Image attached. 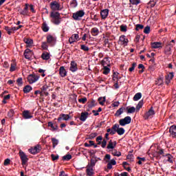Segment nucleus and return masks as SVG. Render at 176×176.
Segmentation results:
<instances>
[{"instance_id":"1","label":"nucleus","mask_w":176,"mask_h":176,"mask_svg":"<svg viewBox=\"0 0 176 176\" xmlns=\"http://www.w3.org/2000/svg\"><path fill=\"white\" fill-rule=\"evenodd\" d=\"M50 17H51V22L55 25H60L61 24V15L60 12L52 11L50 13Z\"/></svg>"},{"instance_id":"2","label":"nucleus","mask_w":176,"mask_h":176,"mask_svg":"<svg viewBox=\"0 0 176 176\" xmlns=\"http://www.w3.org/2000/svg\"><path fill=\"white\" fill-rule=\"evenodd\" d=\"M85 10H78V11L73 13L72 18L76 21H80V20H82V17H83V16H85Z\"/></svg>"},{"instance_id":"3","label":"nucleus","mask_w":176,"mask_h":176,"mask_svg":"<svg viewBox=\"0 0 176 176\" xmlns=\"http://www.w3.org/2000/svg\"><path fill=\"white\" fill-rule=\"evenodd\" d=\"M19 155L21 161L22 166H27V163H28L29 160L28 155H26L24 151L21 150L19 151Z\"/></svg>"},{"instance_id":"4","label":"nucleus","mask_w":176,"mask_h":176,"mask_svg":"<svg viewBox=\"0 0 176 176\" xmlns=\"http://www.w3.org/2000/svg\"><path fill=\"white\" fill-rule=\"evenodd\" d=\"M50 8L51 10L53 12H56L57 10H63V7H61V5L56 1H54L50 3Z\"/></svg>"},{"instance_id":"5","label":"nucleus","mask_w":176,"mask_h":176,"mask_svg":"<svg viewBox=\"0 0 176 176\" xmlns=\"http://www.w3.org/2000/svg\"><path fill=\"white\" fill-rule=\"evenodd\" d=\"M39 78L40 76L38 74H30L28 76V82H29L30 85H32V83H35V82H38Z\"/></svg>"},{"instance_id":"6","label":"nucleus","mask_w":176,"mask_h":176,"mask_svg":"<svg viewBox=\"0 0 176 176\" xmlns=\"http://www.w3.org/2000/svg\"><path fill=\"white\" fill-rule=\"evenodd\" d=\"M130 123H131V117L130 116H126L119 120L120 126H126V124H130Z\"/></svg>"},{"instance_id":"7","label":"nucleus","mask_w":176,"mask_h":176,"mask_svg":"<svg viewBox=\"0 0 176 176\" xmlns=\"http://www.w3.org/2000/svg\"><path fill=\"white\" fill-rule=\"evenodd\" d=\"M41 149H42V147L40 145H37L34 147H32L28 151L32 153V155H36V153H39V152H41Z\"/></svg>"},{"instance_id":"8","label":"nucleus","mask_w":176,"mask_h":176,"mask_svg":"<svg viewBox=\"0 0 176 176\" xmlns=\"http://www.w3.org/2000/svg\"><path fill=\"white\" fill-rule=\"evenodd\" d=\"M71 119V116L69 114H64V113H60L57 118L58 122H61L62 120H69Z\"/></svg>"},{"instance_id":"9","label":"nucleus","mask_w":176,"mask_h":176,"mask_svg":"<svg viewBox=\"0 0 176 176\" xmlns=\"http://www.w3.org/2000/svg\"><path fill=\"white\" fill-rule=\"evenodd\" d=\"M104 160H105L106 163H109L112 166H116V160L115 159L111 160V155L107 154L104 157ZM109 160H111L109 162Z\"/></svg>"},{"instance_id":"10","label":"nucleus","mask_w":176,"mask_h":176,"mask_svg":"<svg viewBox=\"0 0 176 176\" xmlns=\"http://www.w3.org/2000/svg\"><path fill=\"white\" fill-rule=\"evenodd\" d=\"M155 111L153 110V107H151L150 109L145 113V114L144 115V118L145 119V120H147V119H149V118H151V116H153V115H155Z\"/></svg>"},{"instance_id":"11","label":"nucleus","mask_w":176,"mask_h":176,"mask_svg":"<svg viewBox=\"0 0 176 176\" xmlns=\"http://www.w3.org/2000/svg\"><path fill=\"white\" fill-rule=\"evenodd\" d=\"M97 162H98V160H97V157L96 155H93L90 160V162L88 163L87 166H88L89 167L94 168Z\"/></svg>"},{"instance_id":"12","label":"nucleus","mask_w":176,"mask_h":176,"mask_svg":"<svg viewBox=\"0 0 176 176\" xmlns=\"http://www.w3.org/2000/svg\"><path fill=\"white\" fill-rule=\"evenodd\" d=\"M169 133L172 138H176V125H172L170 126Z\"/></svg>"},{"instance_id":"13","label":"nucleus","mask_w":176,"mask_h":176,"mask_svg":"<svg viewBox=\"0 0 176 176\" xmlns=\"http://www.w3.org/2000/svg\"><path fill=\"white\" fill-rule=\"evenodd\" d=\"M28 3L25 4V8L23 10H19L20 14L22 16H28Z\"/></svg>"},{"instance_id":"14","label":"nucleus","mask_w":176,"mask_h":176,"mask_svg":"<svg viewBox=\"0 0 176 176\" xmlns=\"http://www.w3.org/2000/svg\"><path fill=\"white\" fill-rule=\"evenodd\" d=\"M109 14V9H104L100 11V16L102 20H105V19L108 17Z\"/></svg>"},{"instance_id":"15","label":"nucleus","mask_w":176,"mask_h":176,"mask_svg":"<svg viewBox=\"0 0 176 176\" xmlns=\"http://www.w3.org/2000/svg\"><path fill=\"white\" fill-rule=\"evenodd\" d=\"M22 115L24 119H32V118L34 117L31 115V112H30V111L28 110L23 111Z\"/></svg>"},{"instance_id":"16","label":"nucleus","mask_w":176,"mask_h":176,"mask_svg":"<svg viewBox=\"0 0 176 176\" xmlns=\"http://www.w3.org/2000/svg\"><path fill=\"white\" fill-rule=\"evenodd\" d=\"M70 71L72 72H76L78 71V64L75 61L72 60L70 63Z\"/></svg>"},{"instance_id":"17","label":"nucleus","mask_w":176,"mask_h":176,"mask_svg":"<svg viewBox=\"0 0 176 176\" xmlns=\"http://www.w3.org/2000/svg\"><path fill=\"white\" fill-rule=\"evenodd\" d=\"M120 125L119 124H116L114 125H113V126L111 127V131L110 132L111 135H115V134H116V133H118V129H119Z\"/></svg>"},{"instance_id":"18","label":"nucleus","mask_w":176,"mask_h":176,"mask_svg":"<svg viewBox=\"0 0 176 176\" xmlns=\"http://www.w3.org/2000/svg\"><path fill=\"white\" fill-rule=\"evenodd\" d=\"M120 125L119 124H116L114 125H113V126L111 127V131L110 132L111 135H115V134H116V133H118V129H119Z\"/></svg>"},{"instance_id":"19","label":"nucleus","mask_w":176,"mask_h":176,"mask_svg":"<svg viewBox=\"0 0 176 176\" xmlns=\"http://www.w3.org/2000/svg\"><path fill=\"white\" fill-rule=\"evenodd\" d=\"M87 169H86V173L87 176H93L94 175V169L91 166H87Z\"/></svg>"},{"instance_id":"20","label":"nucleus","mask_w":176,"mask_h":176,"mask_svg":"<svg viewBox=\"0 0 176 176\" xmlns=\"http://www.w3.org/2000/svg\"><path fill=\"white\" fill-rule=\"evenodd\" d=\"M59 75L61 78H65L67 76V70H65V67H64V66L59 68Z\"/></svg>"},{"instance_id":"21","label":"nucleus","mask_w":176,"mask_h":176,"mask_svg":"<svg viewBox=\"0 0 176 176\" xmlns=\"http://www.w3.org/2000/svg\"><path fill=\"white\" fill-rule=\"evenodd\" d=\"M151 47L152 49H162L163 47L161 42H153L151 43Z\"/></svg>"},{"instance_id":"22","label":"nucleus","mask_w":176,"mask_h":176,"mask_svg":"<svg viewBox=\"0 0 176 176\" xmlns=\"http://www.w3.org/2000/svg\"><path fill=\"white\" fill-rule=\"evenodd\" d=\"M23 42L26 43V47H30V46H32V43H34V40L28 38H24Z\"/></svg>"},{"instance_id":"23","label":"nucleus","mask_w":176,"mask_h":176,"mask_svg":"<svg viewBox=\"0 0 176 176\" xmlns=\"http://www.w3.org/2000/svg\"><path fill=\"white\" fill-rule=\"evenodd\" d=\"M54 42H56V39L52 35H48L47 36V43H50V45H54Z\"/></svg>"},{"instance_id":"24","label":"nucleus","mask_w":176,"mask_h":176,"mask_svg":"<svg viewBox=\"0 0 176 176\" xmlns=\"http://www.w3.org/2000/svg\"><path fill=\"white\" fill-rule=\"evenodd\" d=\"M88 116V112H82L81 116L80 117V120H81V122H86V119H87Z\"/></svg>"},{"instance_id":"25","label":"nucleus","mask_w":176,"mask_h":176,"mask_svg":"<svg viewBox=\"0 0 176 176\" xmlns=\"http://www.w3.org/2000/svg\"><path fill=\"white\" fill-rule=\"evenodd\" d=\"M124 110H126V107H122L118 110L116 111V113L114 114L115 116L119 117L123 112H124Z\"/></svg>"},{"instance_id":"26","label":"nucleus","mask_w":176,"mask_h":176,"mask_svg":"<svg viewBox=\"0 0 176 176\" xmlns=\"http://www.w3.org/2000/svg\"><path fill=\"white\" fill-rule=\"evenodd\" d=\"M120 41L122 42V44L124 45V46H127V43H129V40L126 38V36L122 35L120 37Z\"/></svg>"},{"instance_id":"27","label":"nucleus","mask_w":176,"mask_h":176,"mask_svg":"<svg viewBox=\"0 0 176 176\" xmlns=\"http://www.w3.org/2000/svg\"><path fill=\"white\" fill-rule=\"evenodd\" d=\"M91 34L93 35V36H97V35L100 34V30H98V28H93L91 30Z\"/></svg>"},{"instance_id":"28","label":"nucleus","mask_w":176,"mask_h":176,"mask_svg":"<svg viewBox=\"0 0 176 176\" xmlns=\"http://www.w3.org/2000/svg\"><path fill=\"white\" fill-rule=\"evenodd\" d=\"M41 58L43 60H49V58H50V54H49L48 52H43L42 54H41Z\"/></svg>"},{"instance_id":"29","label":"nucleus","mask_w":176,"mask_h":176,"mask_svg":"<svg viewBox=\"0 0 176 176\" xmlns=\"http://www.w3.org/2000/svg\"><path fill=\"white\" fill-rule=\"evenodd\" d=\"M41 28L43 32H48L50 30L49 26H47V23H46V22L43 23Z\"/></svg>"},{"instance_id":"30","label":"nucleus","mask_w":176,"mask_h":176,"mask_svg":"<svg viewBox=\"0 0 176 176\" xmlns=\"http://www.w3.org/2000/svg\"><path fill=\"white\" fill-rule=\"evenodd\" d=\"M31 90H32V87H31V85H26L23 87V93H25V94H28Z\"/></svg>"},{"instance_id":"31","label":"nucleus","mask_w":176,"mask_h":176,"mask_svg":"<svg viewBox=\"0 0 176 176\" xmlns=\"http://www.w3.org/2000/svg\"><path fill=\"white\" fill-rule=\"evenodd\" d=\"M111 155H113V156H117V157H119L122 156V153H120V151H118L116 149H114L111 151Z\"/></svg>"},{"instance_id":"32","label":"nucleus","mask_w":176,"mask_h":176,"mask_svg":"<svg viewBox=\"0 0 176 176\" xmlns=\"http://www.w3.org/2000/svg\"><path fill=\"white\" fill-rule=\"evenodd\" d=\"M141 97H142V94H141L140 92L137 93L133 96V101H138V100H141Z\"/></svg>"},{"instance_id":"33","label":"nucleus","mask_w":176,"mask_h":176,"mask_svg":"<svg viewBox=\"0 0 176 176\" xmlns=\"http://www.w3.org/2000/svg\"><path fill=\"white\" fill-rule=\"evenodd\" d=\"M51 140L52 142V146L54 148L56 146H57V145H58V140L56 139L55 138H52Z\"/></svg>"},{"instance_id":"34","label":"nucleus","mask_w":176,"mask_h":176,"mask_svg":"<svg viewBox=\"0 0 176 176\" xmlns=\"http://www.w3.org/2000/svg\"><path fill=\"white\" fill-rule=\"evenodd\" d=\"M142 105H144V100H140L138 104L136 106V111L138 112L141 108H142Z\"/></svg>"},{"instance_id":"35","label":"nucleus","mask_w":176,"mask_h":176,"mask_svg":"<svg viewBox=\"0 0 176 176\" xmlns=\"http://www.w3.org/2000/svg\"><path fill=\"white\" fill-rule=\"evenodd\" d=\"M109 72H111V69H109V67H108L107 66H104L102 74H104V75H108V74H109Z\"/></svg>"},{"instance_id":"36","label":"nucleus","mask_w":176,"mask_h":176,"mask_svg":"<svg viewBox=\"0 0 176 176\" xmlns=\"http://www.w3.org/2000/svg\"><path fill=\"white\" fill-rule=\"evenodd\" d=\"M48 126L49 127L52 128V130H57V129H58V126H57V124L54 125V124H53L52 122H48Z\"/></svg>"},{"instance_id":"37","label":"nucleus","mask_w":176,"mask_h":176,"mask_svg":"<svg viewBox=\"0 0 176 176\" xmlns=\"http://www.w3.org/2000/svg\"><path fill=\"white\" fill-rule=\"evenodd\" d=\"M97 105V102H96V100H91L90 102H88V107L89 108H93L94 107H96Z\"/></svg>"},{"instance_id":"38","label":"nucleus","mask_w":176,"mask_h":176,"mask_svg":"<svg viewBox=\"0 0 176 176\" xmlns=\"http://www.w3.org/2000/svg\"><path fill=\"white\" fill-rule=\"evenodd\" d=\"M163 156H166L167 157V162H168L169 163H173V155H172L166 154V155H163Z\"/></svg>"},{"instance_id":"39","label":"nucleus","mask_w":176,"mask_h":176,"mask_svg":"<svg viewBox=\"0 0 176 176\" xmlns=\"http://www.w3.org/2000/svg\"><path fill=\"white\" fill-rule=\"evenodd\" d=\"M101 65L103 67H106V65H108V67H110L109 64H108V58H104L102 61H101Z\"/></svg>"},{"instance_id":"40","label":"nucleus","mask_w":176,"mask_h":176,"mask_svg":"<svg viewBox=\"0 0 176 176\" xmlns=\"http://www.w3.org/2000/svg\"><path fill=\"white\" fill-rule=\"evenodd\" d=\"M127 113H134L135 112V107H131V108L126 107Z\"/></svg>"},{"instance_id":"41","label":"nucleus","mask_w":176,"mask_h":176,"mask_svg":"<svg viewBox=\"0 0 176 176\" xmlns=\"http://www.w3.org/2000/svg\"><path fill=\"white\" fill-rule=\"evenodd\" d=\"M71 159H72V155H71V154H67L63 157V160H65L66 162L71 160Z\"/></svg>"},{"instance_id":"42","label":"nucleus","mask_w":176,"mask_h":176,"mask_svg":"<svg viewBox=\"0 0 176 176\" xmlns=\"http://www.w3.org/2000/svg\"><path fill=\"white\" fill-rule=\"evenodd\" d=\"M124 133H125V131L123 128L118 127V129L117 130V134H118V135H123Z\"/></svg>"},{"instance_id":"43","label":"nucleus","mask_w":176,"mask_h":176,"mask_svg":"<svg viewBox=\"0 0 176 176\" xmlns=\"http://www.w3.org/2000/svg\"><path fill=\"white\" fill-rule=\"evenodd\" d=\"M130 3L131 5H140L141 3V0H129Z\"/></svg>"},{"instance_id":"44","label":"nucleus","mask_w":176,"mask_h":176,"mask_svg":"<svg viewBox=\"0 0 176 176\" xmlns=\"http://www.w3.org/2000/svg\"><path fill=\"white\" fill-rule=\"evenodd\" d=\"M17 65L15 63H11V66L10 68V72H14V71H16V66Z\"/></svg>"},{"instance_id":"45","label":"nucleus","mask_w":176,"mask_h":176,"mask_svg":"<svg viewBox=\"0 0 176 176\" xmlns=\"http://www.w3.org/2000/svg\"><path fill=\"white\" fill-rule=\"evenodd\" d=\"M107 148V149H113L115 148V146H113V142H112L111 140L109 142Z\"/></svg>"},{"instance_id":"46","label":"nucleus","mask_w":176,"mask_h":176,"mask_svg":"<svg viewBox=\"0 0 176 176\" xmlns=\"http://www.w3.org/2000/svg\"><path fill=\"white\" fill-rule=\"evenodd\" d=\"M98 101H99V104L100 105H104V102H105L106 101L105 96L103 98L102 97L98 98Z\"/></svg>"},{"instance_id":"47","label":"nucleus","mask_w":176,"mask_h":176,"mask_svg":"<svg viewBox=\"0 0 176 176\" xmlns=\"http://www.w3.org/2000/svg\"><path fill=\"white\" fill-rule=\"evenodd\" d=\"M173 78H174V74H173V73H169V74L166 76V80H168L169 82H170V80H171V79H173Z\"/></svg>"},{"instance_id":"48","label":"nucleus","mask_w":176,"mask_h":176,"mask_svg":"<svg viewBox=\"0 0 176 176\" xmlns=\"http://www.w3.org/2000/svg\"><path fill=\"white\" fill-rule=\"evenodd\" d=\"M120 28V31L122 32H127V25H121Z\"/></svg>"},{"instance_id":"49","label":"nucleus","mask_w":176,"mask_h":176,"mask_svg":"<svg viewBox=\"0 0 176 176\" xmlns=\"http://www.w3.org/2000/svg\"><path fill=\"white\" fill-rule=\"evenodd\" d=\"M140 30H144L143 25H141V24L135 25V31H140Z\"/></svg>"},{"instance_id":"50","label":"nucleus","mask_w":176,"mask_h":176,"mask_svg":"<svg viewBox=\"0 0 176 176\" xmlns=\"http://www.w3.org/2000/svg\"><path fill=\"white\" fill-rule=\"evenodd\" d=\"M137 159H138V160H139L138 162V164H142V162H144L146 160L145 157H137Z\"/></svg>"},{"instance_id":"51","label":"nucleus","mask_w":176,"mask_h":176,"mask_svg":"<svg viewBox=\"0 0 176 176\" xmlns=\"http://www.w3.org/2000/svg\"><path fill=\"white\" fill-rule=\"evenodd\" d=\"M102 141V136L99 135L96 138V142H98V145H101Z\"/></svg>"},{"instance_id":"52","label":"nucleus","mask_w":176,"mask_h":176,"mask_svg":"<svg viewBox=\"0 0 176 176\" xmlns=\"http://www.w3.org/2000/svg\"><path fill=\"white\" fill-rule=\"evenodd\" d=\"M4 30L8 32V35H12V29L10 28L8 26H5Z\"/></svg>"},{"instance_id":"53","label":"nucleus","mask_w":176,"mask_h":176,"mask_svg":"<svg viewBox=\"0 0 176 176\" xmlns=\"http://www.w3.org/2000/svg\"><path fill=\"white\" fill-rule=\"evenodd\" d=\"M156 153H157V155H164V149L163 148H157L156 151Z\"/></svg>"},{"instance_id":"54","label":"nucleus","mask_w":176,"mask_h":176,"mask_svg":"<svg viewBox=\"0 0 176 176\" xmlns=\"http://www.w3.org/2000/svg\"><path fill=\"white\" fill-rule=\"evenodd\" d=\"M135 67H137V63H133L132 64L131 67H130L129 69V72H133V71H134V69H135Z\"/></svg>"},{"instance_id":"55","label":"nucleus","mask_w":176,"mask_h":176,"mask_svg":"<svg viewBox=\"0 0 176 176\" xmlns=\"http://www.w3.org/2000/svg\"><path fill=\"white\" fill-rule=\"evenodd\" d=\"M98 135V134L97 133H92L89 135V140H94V138H96V137Z\"/></svg>"},{"instance_id":"56","label":"nucleus","mask_w":176,"mask_h":176,"mask_svg":"<svg viewBox=\"0 0 176 176\" xmlns=\"http://www.w3.org/2000/svg\"><path fill=\"white\" fill-rule=\"evenodd\" d=\"M51 157H52L53 162H56V160L59 159L60 156L58 155H56L54 154H52Z\"/></svg>"},{"instance_id":"57","label":"nucleus","mask_w":176,"mask_h":176,"mask_svg":"<svg viewBox=\"0 0 176 176\" xmlns=\"http://www.w3.org/2000/svg\"><path fill=\"white\" fill-rule=\"evenodd\" d=\"M16 83H17L18 86H23V78H17Z\"/></svg>"},{"instance_id":"58","label":"nucleus","mask_w":176,"mask_h":176,"mask_svg":"<svg viewBox=\"0 0 176 176\" xmlns=\"http://www.w3.org/2000/svg\"><path fill=\"white\" fill-rule=\"evenodd\" d=\"M144 34H149V32H151V27H149L148 25L146 26L144 28Z\"/></svg>"},{"instance_id":"59","label":"nucleus","mask_w":176,"mask_h":176,"mask_svg":"<svg viewBox=\"0 0 176 176\" xmlns=\"http://www.w3.org/2000/svg\"><path fill=\"white\" fill-rule=\"evenodd\" d=\"M71 6L72 8H76L78 6V1L76 0H72L71 1Z\"/></svg>"},{"instance_id":"60","label":"nucleus","mask_w":176,"mask_h":176,"mask_svg":"<svg viewBox=\"0 0 176 176\" xmlns=\"http://www.w3.org/2000/svg\"><path fill=\"white\" fill-rule=\"evenodd\" d=\"M78 102H81V104H86L87 102V98H82L78 99Z\"/></svg>"},{"instance_id":"61","label":"nucleus","mask_w":176,"mask_h":176,"mask_svg":"<svg viewBox=\"0 0 176 176\" xmlns=\"http://www.w3.org/2000/svg\"><path fill=\"white\" fill-rule=\"evenodd\" d=\"M81 50H83L84 52H89V47L85 45H81Z\"/></svg>"},{"instance_id":"62","label":"nucleus","mask_w":176,"mask_h":176,"mask_svg":"<svg viewBox=\"0 0 176 176\" xmlns=\"http://www.w3.org/2000/svg\"><path fill=\"white\" fill-rule=\"evenodd\" d=\"M14 115V111H13L12 109L10 110L8 113V116L9 118H13V116Z\"/></svg>"},{"instance_id":"63","label":"nucleus","mask_w":176,"mask_h":176,"mask_svg":"<svg viewBox=\"0 0 176 176\" xmlns=\"http://www.w3.org/2000/svg\"><path fill=\"white\" fill-rule=\"evenodd\" d=\"M41 47L44 50H47V43L46 42H43L42 45H41Z\"/></svg>"},{"instance_id":"64","label":"nucleus","mask_w":176,"mask_h":176,"mask_svg":"<svg viewBox=\"0 0 176 176\" xmlns=\"http://www.w3.org/2000/svg\"><path fill=\"white\" fill-rule=\"evenodd\" d=\"M102 148H105L107 146V140L105 139H103L101 143Z\"/></svg>"}]
</instances>
